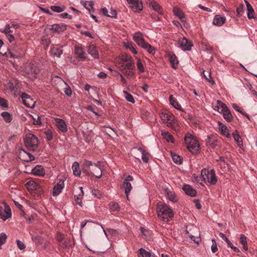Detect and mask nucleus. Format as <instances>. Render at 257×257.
I'll list each match as a JSON object with an SVG mask.
<instances>
[{"mask_svg": "<svg viewBox=\"0 0 257 257\" xmlns=\"http://www.w3.org/2000/svg\"><path fill=\"white\" fill-rule=\"evenodd\" d=\"M100 164L101 163L99 161L96 163H93L90 161L85 160L83 172L88 175H92L99 179L102 176V168L101 167Z\"/></svg>", "mask_w": 257, "mask_h": 257, "instance_id": "1", "label": "nucleus"}, {"mask_svg": "<svg viewBox=\"0 0 257 257\" xmlns=\"http://www.w3.org/2000/svg\"><path fill=\"white\" fill-rule=\"evenodd\" d=\"M157 213L160 219L166 222H168L174 217V212L172 208L161 202L157 204Z\"/></svg>", "mask_w": 257, "mask_h": 257, "instance_id": "2", "label": "nucleus"}, {"mask_svg": "<svg viewBox=\"0 0 257 257\" xmlns=\"http://www.w3.org/2000/svg\"><path fill=\"white\" fill-rule=\"evenodd\" d=\"M162 123L165 125L171 127L175 131H178V124L174 115L167 111H163L160 114Z\"/></svg>", "mask_w": 257, "mask_h": 257, "instance_id": "3", "label": "nucleus"}, {"mask_svg": "<svg viewBox=\"0 0 257 257\" xmlns=\"http://www.w3.org/2000/svg\"><path fill=\"white\" fill-rule=\"evenodd\" d=\"M184 141L188 151L193 154H197L200 149L198 141L196 137L190 133L186 134Z\"/></svg>", "mask_w": 257, "mask_h": 257, "instance_id": "4", "label": "nucleus"}, {"mask_svg": "<svg viewBox=\"0 0 257 257\" xmlns=\"http://www.w3.org/2000/svg\"><path fill=\"white\" fill-rule=\"evenodd\" d=\"M201 178L205 183L215 185L217 181V177L213 170L203 169L201 172Z\"/></svg>", "mask_w": 257, "mask_h": 257, "instance_id": "5", "label": "nucleus"}, {"mask_svg": "<svg viewBox=\"0 0 257 257\" xmlns=\"http://www.w3.org/2000/svg\"><path fill=\"white\" fill-rule=\"evenodd\" d=\"M116 61L119 65L120 69L125 67H130L135 65L133 58L127 54L119 56L116 59Z\"/></svg>", "mask_w": 257, "mask_h": 257, "instance_id": "6", "label": "nucleus"}, {"mask_svg": "<svg viewBox=\"0 0 257 257\" xmlns=\"http://www.w3.org/2000/svg\"><path fill=\"white\" fill-rule=\"evenodd\" d=\"M24 143L27 148L35 150L38 147V140L35 135L30 134L26 136L24 139Z\"/></svg>", "mask_w": 257, "mask_h": 257, "instance_id": "7", "label": "nucleus"}, {"mask_svg": "<svg viewBox=\"0 0 257 257\" xmlns=\"http://www.w3.org/2000/svg\"><path fill=\"white\" fill-rule=\"evenodd\" d=\"M133 151L135 158L138 159L140 161L139 157L141 155V158L143 162L147 163L149 162L150 155L144 148L141 147L134 148Z\"/></svg>", "mask_w": 257, "mask_h": 257, "instance_id": "8", "label": "nucleus"}, {"mask_svg": "<svg viewBox=\"0 0 257 257\" xmlns=\"http://www.w3.org/2000/svg\"><path fill=\"white\" fill-rule=\"evenodd\" d=\"M128 7L135 12L140 13L143 9L142 0H126Z\"/></svg>", "mask_w": 257, "mask_h": 257, "instance_id": "9", "label": "nucleus"}, {"mask_svg": "<svg viewBox=\"0 0 257 257\" xmlns=\"http://www.w3.org/2000/svg\"><path fill=\"white\" fill-rule=\"evenodd\" d=\"M133 179L132 176L128 175L123 180L122 189L124 191L125 194L127 199H128L129 194L133 188L131 181H132Z\"/></svg>", "mask_w": 257, "mask_h": 257, "instance_id": "10", "label": "nucleus"}, {"mask_svg": "<svg viewBox=\"0 0 257 257\" xmlns=\"http://www.w3.org/2000/svg\"><path fill=\"white\" fill-rule=\"evenodd\" d=\"M178 46L183 51H190L193 45L191 41L185 37H182L178 40Z\"/></svg>", "mask_w": 257, "mask_h": 257, "instance_id": "11", "label": "nucleus"}, {"mask_svg": "<svg viewBox=\"0 0 257 257\" xmlns=\"http://www.w3.org/2000/svg\"><path fill=\"white\" fill-rule=\"evenodd\" d=\"M25 186L27 189L32 193L34 191H36L38 193H41L42 192L41 186L37 182L33 180H30L27 182Z\"/></svg>", "mask_w": 257, "mask_h": 257, "instance_id": "12", "label": "nucleus"}, {"mask_svg": "<svg viewBox=\"0 0 257 257\" xmlns=\"http://www.w3.org/2000/svg\"><path fill=\"white\" fill-rule=\"evenodd\" d=\"M4 206L5 208L0 206V218L5 221L11 217L12 213L10 206L7 203H4Z\"/></svg>", "mask_w": 257, "mask_h": 257, "instance_id": "13", "label": "nucleus"}, {"mask_svg": "<svg viewBox=\"0 0 257 257\" xmlns=\"http://www.w3.org/2000/svg\"><path fill=\"white\" fill-rule=\"evenodd\" d=\"M21 97L22 99L23 104L29 108H33L36 104V101L31 98L28 94L25 93H22Z\"/></svg>", "mask_w": 257, "mask_h": 257, "instance_id": "14", "label": "nucleus"}, {"mask_svg": "<svg viewBox=\"0 0 257 257\" xmlns=\"http://www.w3.org/2000/svg\"><path fill=\"white\" fill-rule=\"evenodd\" d=\"M57 128L63 132L66 133L68 131V128L65 121L60 118L55 117L53 118Z\"/></svg>", "mask_w": 257, "mask_h": 257, "instance_id": "15", "label": "nucleus"}, {"mask_svg": "<svg viewBox=\"0 0 257 257\" xmlns=\"http://www.w3.org/2000/svg\"><path fill=\"white\" fill-rule=\"evenodd\" d=\"M64 187V183L63 180H60L57 184L54 186L53 189L52 194L54 196L59 195Z\"/></svg>", "mask_w": 257, "mask_h": 257, "instance_id": "16", "label": "nucleus"}, {"mask_svg": "<svg viewBox=\"0 0 257 257\" xmlns=\"http://www.w3.org/2000/svg\"><path fill=\"white\" fill-rule=\"evenodd\" d=\"M50 29L53 33H60L66 30V25L63 24H53Z\"/></svg>", "mask_w": 257, "mask_h": 257, "instance_id": "17", "label": "nucleus"}, {"mask_svg": "<svg viewBox=\"0 0 257 257\" xmlns=\"http://www.w3.org/2000/svg\"><path fill=\"white\" fill-rule=\"evenodd\" d=\"M31 174L35 176L43 177L45 175V171L41 165H37L31 170Z\"/></svg>", "mask_w": 257, "mask_h": 257, "instance_id": "18", "label": "nucleus"}, {"mask_svg": "<svg viewBox=\"0 0 257 257\" xmlns=\"http://www.w3.org/2000/svg\"><path fill=\"white\" fill-rule=\"evenodd\" d=\"M133 39L140 47H142L146 42L144 39L143 34L140 32H136L134 34Z\"/></svg>", "mask_w": 257, "mask_h": 257, "instance_id": "19", "label": "nucleus"}, {"mask_svg": "<svg viewBox=\"0 0 257 257\" xmlns=\"http://www.w3.org/2000/svg\"><path fill=\"white\" fill-rule=\"evenodd\" d=\"M75 54L77 56V58L81 61H84L86 58V53L84 49L81 47H75Z\"/></svg>", "mask_w": 257, "mask_h": 257, "instance_id": "20", "label": "nucleus"}, {"mask_svg": "<svg viewBox=\"0 0 257 257\" xmlns=\"http://www.w3.org/2000/svg\"><path fill=\"white\" fill-rule=\"evenodd\" d=\"M171 66L174 69H176L178 66L179 61L177 56L172 53H169L167 55Z\"/></svg>", "mask_w": 257, "mask_h": 257, "instance_id": "21", "label": "nucleus"}, {"mask_svg": "<svg viewBox=\"0 0 257 257\" xmlns=\"http://www.w3.org/2000/svg\"><path fill=\"white\" fill-rule=\"evenodd\" d=\"M226 22V18L219 15H215L213 20V24L217 26H222Z\"/></svg>", "mask_w": 257, "mask_h": 257, "instance_id": "22", "label": "nucleus"}, {"mask_svg": "<svg viewBox=\"0 0 257 257\" xmlns=\"http://www.w3.org/2000/svg\"><path fill=\"white\" fill-rule=\"evenodd\" d=\"M135 66L133 65L130 67L121 68L120 70L123 74L127 77H132L135 74Z\"/></svg>", "mask_w": 257, "mask_h": 257, "instance_id": "23", "label": "nucleus"}, {"mask_svg": "<svg viewBox=\"0 0 257 257\" xmlns=\"http://www.w3.org/2000/svg\"><path fill=\"white\" fill-rule=\"evenodd\" d=\"M216 103L217 105L214 106L213 108L214 110L217 111L219 113H221L224 110H227L228 107L225 103L219 100H217Z\"/></svg>", "mask_w": 257, "mask_h": 257, "instance_id": "24", "label": "nucleus"}, {"mask_svg": "<svg viewBox=\"0 0 257 257\" xmlns=\"http://www.w3.org/2000/svg\"><path fill=\"white\" fill-rule=\"evenodd\" d=\"M183 191L186 194L189 195L191 197H194L196 195V192L195 189H194L190 185H185L183 186L182 188Z\"/></svg>", "mask_w": 257, "mask_h": 257, "instance_id": "25", "label": "nucleus"}, {"mask_svg": "<svg viewBox=\"0 0 257 257\" xmlns=\"http://www.w3.org/2000/svg\"><path fill=\"white\" fill-rule=\"evenodd\" d=\"M206 143L211 148H214L217 145V140L214 136H208Z\"/></svg>", "mask_w": 257, "mask_h": 257, "instance_id": "26", "label": "nucleus"}, {"mask_svg": "<svg viewBox=\"0 0 257 257\" xmlns=\"http://www.w3.org/2000/svg\"><path fill=\"white\" fill-rule=\"evenodd\" d=\"M218 124L219 126V130L221 132V134L226 138H230L231 136L228 132L227 127L219 121H218Z\"/></svg>", "mask_w": 257, "mask_h": 257, "instance_id": "27", "label": "nucleus"}, {"mask_svg": "<svg viewBox=\"0 0 257 257\" xmlns=\"http://www.w3.org/2000/svg\"><path fill=\"white\" fill-rule=\"evenodd\" d=\"M245 3L246 4V8H247V18L249 19H252L255 18V13L254 10L252 7L249 4V3L246 1H244Z\"/></svg>", "mask_w": 257, "mask_h": 257, "instance_id": "28", "label": "nucleus"}, {"mask_svg": "<svg viewBox=\"0 0 257 257\" xmlns=\"http://www.w3.org/2000/svg\"><path fill=\"white\" fill-rule=\"evenodd\" d=\"M169 102L170 104L175 109L179 110H182V108L181 105L179 103L177 99L175 97H174L172 95H170L169 96Z\"/></svg>", "mask_w": 257, "mask_h": 257, "instance_id": "29", "label": "nucleus"}, {"mask_svg": "<svg viewBox=\"0 0 257 257\" xmlns=\"http://www.w3.org/2000/svg\"><path fill=\"white\" fill-rule=\"evenodd\" d=\"M239 241L242 246V250L244 251L248 250V244H247L246 236L245 235L241 234L240 235Z\"/></svg>", "mask_w": 257, "mask_h": 257, "instance_id": "30", "label": "nucleus"}, {"mask_svg": "<svg viewBox=\"0 0 257 257\" xmlns=\"http://www.w3.org/2000/svg\"><path fill=\"white\" fill-rule=\"evenodd\" d=\"M79 192L77 195H75V200L77 204L79 205L80 206H82V199L84 196L83 187H79Z\"/></svg>", "mask_w": 257, "mask_h": 257, "instance_id": "31", "label": "nucleus"}, {"mask_svg": "<svg viewBox=\"0 0 257 257\" xmlns=\"http://www.w3.org/2000/svg\"><path fill=\"white\" fill-rule=\"evenodd\" d=\"M72 169L74 175L78 177L80 176L81 171L80 168L79 164L77 162H74L73 163Z\"/></svg>", "mask_w": 257, "mask_h": 257, "instance_id": "32", "label": "nucleus"}, {"mask_svg": "<svg viewBox=\"0 0 257 257\" xmlns=\"http://www.w3.org/2000/svg\"><path fill=\"white\" fill-rule=\"evenodd\" d=\"M88 52L94 58H97L98 57V52L94 45H90L88 47Z\"/></svg>", "mask_w": 257, "mask_h": 257, "instance_id": "33", "label": "nucleus"}, {"mask_svg": "<svg viewBox=\"0 0 257 257\" xmlns=\"http://www.w3.org/2000/svg\"><path fill=\"white\" fill-rule=\"evenodd\" d=\"M150 7H151L158 14L162 15V10L160 6L155 1H151L149 3Z\"/></svg>", "mask_w": 257, "mask_h": 257, "instance_id": "34", "label": "nucleus"}, {"mask_svg": "<svg viewBox=\"0 0 257 257\" xmlns=\"http://www.w3.org/2000/svg\"><path fill=\"white\" fill-rule=\"evenodd\" d=\"M161 135L162 136L163 138L165 139L167 142H171L172 143L174 142L173 136L169 132L165 131H162Z\"/></svg>", "mask_w": 257, "mask_h": 257, "instance_id": "35", "label": "nucleus"}, {"mask_svg": "<svg viewBox=\"0 0 257 257\" xmlns=\"http://www.w3.org/2000/svg\"><path fill=\"white\" fill-rule=\"evenodd\" d=\"M232 136L238 146L240 148L242 147L243 146L242 139L236 130L233 133Z\"/></svg>", "mask_w": 257, "mask_h": 257, "instance_id": "36", "label": "nucleus"}, {"mask_svg": "<svg viewBox=\"0 0 257 257\" xmlns=\"http://www.w3.org/2000/svg\"><path fill=\"white\" fill-rule=\"evenodd\" d=\"M194 228L197 231V233L195 235L189 233L188 231H187V233L188 234V236L192 240L197 243H199V242L201 241L200 234L198 232V228L197 227H194Z\"/></svg>", "mask_w": 257, "mask_h": 257, "instance_id": "37", "label": "nucleus"}, {"mask_svg": "<svg viewBox=\"0 0 257 257\" xmlns=\"http://www.w3.org/2000/svg\"><path fill=\"white\" fill-rule=\"evenodd\" d=\"M141 47L146 50L149 53L153 55L156 52V50L154 47H153L147 42Z\"/></svg>", "mask_w": 257, "mask_h": 257, "instance_id": "38", "label": "nucleus"}, {"mask_svg": "<svg viewBox=\"0 0 257 257\" xmlns=\"http://www.w3.org/2000/svg\"><path fill=\"white\" fill-rule=\"evenodd\" d=\"M62 50L61 49H58L56 47H53L50 51L51 54L53 57H57L60 58L62 54Z\"/></svg>", "mask_w": 257, "mask_h": 257, "instance_id": "39", "label": "nucleus"}, {"mask_svg": "<svg viewBox=\"0 0 257 257\" xmlns=\"http://www.w3.org/2000/svg\"><path fill=\"white\" fill-rule=\"evenodd\" d=\"M223 114V118L228 122H231L233 119L232 115L229 110L227 109V110H224L223 112H221Z\"/></svg>", "mask_w": 257, "mask_h": 257, "instance_id": "40", "label": "nucleus"}, {"mask_svg": "<svg viewBox=\"0 0 257 257\" xmlns=\"http://www.w3.org/2000/svg\"><path fill=\"white\" fill-rule=\"evenodd\" d=\"M80 3L89 13H90L91 10L93 9V3L91 1H81Z\"/></svg>", "mask_w": 257, "mask_h": 257, "instance_id": "41", "label": "nucleus"}, {"mask_svg": "<svg viewBox=\"0 0 257 257\" xmlns=\"http://www.w3.org/2000/svg\"><path fill=\"white\" fill-rule=\"evenodd\" d=\"M173 12L175 16L178 17L180 19L182 20L185 18V15L181 10L178 8L173 9Z\"/></svg>", "mask_w": 257, "mask_h": 257, "instance_id": "42", "label": "nucleus"}, {"mask_svg": "<svg viewBox=\"0 0 257 257\" xmlns=\"http://www.w3.org/2000/svg\"><path fill=\"white\" fill-rule=\"evenodd\" d=\"M171 157L174 162L177 164H181L182 162V158L175 153H171Z\"/></svg>", "mask_w": 257, "mask_h": 257, "instance_id": "43", "label": "nucleus"}, {"mask_svg": "<svg viewBox=\"0 0 257 257\" xmlns=\"http://www.w3.org/2000/svg\"><path fill=\"white\" fill-rule=\"evenodd\" d=\"M65 7L64 6H52L50 7L51 10L57 13L63 12L65 10Z\"/></svg>", "mask_w": 257, "mask_h": 257, "instance_id": "44", "label": "nucleus"}, {"mask_svg": "<svg viewBox=\"0 0 257 257\" xmlns=\"http://www.w3.org/2000/svg\"><path fill=\"white\" fill-rule=\"evenodd\" d=\"M109 209L111 212L119 211V206L117 203L112 202L109 204Z\"/></svg>", "mask_w": 257, "mask_h": 257, "instance_id": "45", "label": "nucleus"}, {"mask_svg": "<svg viewBox=\"0 0 257 257\" xmlns=\"http://www.w3.org/2000/svg\"><path fill=\"white\" fill-rule=\"evenodd\" d=\"M1 115L7 122H10L12 120V115L8 112H2Z\"/></svg>", "mask_w": 257, "mask_h": 257, "instance_id": "46", "label": "nucleus"}, {"mask_svg": "<svg viewBox=\"0 0 257 257\" xmlns=\"http://www.w3.org/2000/svg\"><path fill=\"white\" fill-rule=\"evenodd\" d=\"M31 118H32L33 120V123L35 125H40L41 124V121L40 120V116L36 114H35L34 115H29Z\"/></svg>", "mask_w": 257, "mask_h": 257, "instance_id": "47", "label": "nucleus"}, {"mask_svg": "<svg viewBox=\"0 0 257 257\" xmlns=\"http://www.w3.org/2000/svg\"><path fill=\"white\" fill-rule=\"evenodd\" d=\"M205 71L203 70L201 75L203 76V77L207 80L210 84H214L215 83L214 80L212 78L211 71L210 70L209 72V74L208 76H206L205 73Z\"/></svg>", "mask_w": 257, "mask_h": 257, "instance_id": "48", "label": "nucleus"}, {"mask_svg": "<svg viewBox=\"0 0 257 257\" xmlns=\"http://www.w3.org/2000/svg\"><path fill=\"white\" fill-rule=\"evenodd\" d=\"M123 93L124 94V97L126 100L131 103H134L135 102V100L134 98V97L132 94L128 93L126 91L123 90Z\"/></svg>", "mask_w": 257, "mask_h": 257, "instance_id": "49", "label": "nucleus"}, {"mask_svg": "<svg viewBox=\"0 0 257 257\" xmlns=\"http://www.w3.org/2000/svg\"><path fill=\"white\" fill-rule=\"evenodd\" d=\"M139 253L141 257H153L150 252L142 248L139 249Z\"/></svg>", "mask_w": 257, "mask_h": 257, "instance_id": "50", "label": "nucleus"}, {"mask_svg": "<svg viewBox=\"0 0 257 257\" xmlns=\"http://www.w3.org/2000/svg\"><path fill=\"white\" fill-rule=\"evenodd\" d=\"M61 81L66 86V87L65 88L64 90L65 94L68 96H71L72 95V90L70 87L69 86L67 83L65 82L64 80L61 79Z\"/></svg>", "mask_w": 257, "mask_h": 257, "instance_id": "51", "label": "nucleus"}, {"mask_svg": "<svg viewBox=\"0 0 257 257\" xmlns=\"http://www.w3.org/2000/svg\"><path fill=\"white\" fill-rule=\"evenodd\" d=\"M137 68L139 70V73H143L144 72L145 69H144V64L142 63L141 59H138L137 60Z\"/></svg>", "mask_w": 257, "mask_h": 257, "instance_id": "52", "label": "nucleus"}, {"mask_svg": "<svg viewBox=\"0 0 257 257\" xmlns=\"http://www.w3.org/2000/svg\"><path fill=\"white\" fill-rule=\"evenodd\" d=\"M167 196L168 198L172 202L177 201V198L174 192L168 191L167 192Z\"/></svg>", "mask_w": 257, "mask_h": 257, "instance_id": "53", "label": "nucleus"}, {"mask_svg": "<svg viewBox=\"0 0 257 257\" xmlns=\"http://www.w3.org/2000/svg\"><path fill=\"white\" fill-rule=\"evenodd\" d=\"M24 155L26 156L25 161L27 162H30L34 160L35 157L31 154L27 153L25 151H23Z\"/></svg>", "mask_w": 257, "mask_h": 257, "instance_id": "54", "label": "nucleus"}, {"mask_svg": "<svg viewBox=\"0 0 257 257\" xmlns=\"http://www.w3.org/2000/svg\"><path fill=\"white\" fill-rule=\"evenodd\" d=\"M212 244L211 247V251L213 253H216L218 251V247L216 240L214 238L211 239Z\"/></svg>", "mask_w": 257, "mask_h": 257, "instance_id": "55", "label": "nucleus"}, {"mask_svg": "<svg viewBox=\"0 0 257 257\" xmlns=\"http://www.w3.org/2000/svg\"><path fill=\"white\" fill-rule=\"evenodd\" d=\"M140 230L142 234L144 236V237L146 239H148V237L150 236L151 234V232L142 227L140 228Z\"/></svg>", "mask_w": 257, "mask_h": 257, "instance_id": "56", "label": "nucleus"}, {"mask_svg": "<svg viewBox=\"0 0 257 257\" xmlns=\"http://www.w3.org/2000/svg\"><path fill=\"white\" fill-rule=\"evenodd\" d=\"M32 239L36 243L41 244L42 243V239L41 237L38 235H32Z\"/></svg>", "mask_w": 257, "mask_h": 257, "instance_id": "57", "label": "nucleus"}, {"mask_svg": "<svg viewBox=\"0 0 257 257\" xmlns=\"http://www.w3.org/2000/svg\"><path fill=\"white\" fill-rule=\"evenodd\" d=\"M7 238V235L5 233L0 234V246L6 242Z\"/></svg>", "mask_w": 257, "mask_h": 257, "instance_id": "58", "label": "nucleus"}, {"mask_svg": "<svg viewBox=\"0 0 257 257\" xmlns=\"http://www.w3.org/2000/svg\"><path fill=\"white\" fill-rule=\"evenodd\" d=\"M46 135V139L48 141H51L53 138V133L52 132L48 130L45 132Z\"/></svg>", "mask_w": 257, "mask_h": 257, "instance_id": "59", "label": "nucleus"}, {"mask_svg": "<svg viewBox=\"0 0 257 257\" xmlns=\"http://www.w3.org/2000/svg\"><path fill=\"white\" fill-rule=\"evenodd\" d=\"M237 16L238 17L241 16L243 13V5L240 4L238 7L236 8Z\"/></svg>", "mask_w": 257, "mask_h": 257, "instance_id": "60", "label": "nucleus"}, {"mask_svg": "<svg viewBox=\"0 0 257 257\" xmlns=\"http://www.w3.org/2000/svg\"><path fill=\"white\" fill-rule=\"evenodd\" d=\"M91 193L95 197L97 198H100L102 196L100 192L97 189H92L91 190Z\"/></svg>", "mask_w": 257, "mask_h": 257, "instance_id": "61", "label": "nucleus"}, {"mask_svg": "<svg viewBox=\"0 0 257 257\" xmlns=\"http://www.w3.org/2000/svg\"><path fill=\"white\" fill-rule=\"evenodd\" d=\"M17 244L19 248L21 250L24 249L26 247L24 242L19 239L17 240Z\"/></svg>", "mask_w": 257, "mask_h": 257, "instance_id": "62", "label": "nucleus"}, {"mask_svg": "<svg viewBox=\"0 0 257 257\" xmlns=\"http://www.w3.org/2000/svg\"><path fill=\"white\" fill-rule=\"evenodd\" d=\"M11 26L9 24H7L5 29L3 31H2V32L6 34V35L8 34H10L9 33L11 32V31L10 30Z\"/></svg>", "mask_w": 257, "mask_h": 257, "instance_id": "63", "label": "nucleus"}, {"mask_svg": "<svg viewBox=\"0 0 257 257\" xmlns=\"http://www.w3.org/2000/svg\"><path fill=\"white\" fill-rule=\"evenodd\" d=\"M0 105L4 107H7L8 106L7 101L5 99L1 98H0Z\"/></svg>", "mask_w": 257, "mask_h": 257, "instance_id": "64", "label": "nucleus"}]
</instances>
